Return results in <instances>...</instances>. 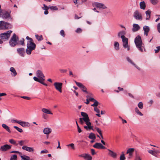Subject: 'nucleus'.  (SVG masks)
Masks as SVG:
<instances>
[{
  "label": "nucleus",
  "instance_id": "11",
  "mask_svg": "<svg viewBox=\"0 0 160 160\" xmlns=\"http://www.w3.org/2000/svg\"><path fill=\"white\" fill-rule=\"evenodd\" d=\"M75 83L76 85L79 87V88H81L82 90L84 92H85L87 93H88V92L87 91V88L86 87L83 85L82 83L78 82L76 81H75Z\"/></svg>",
  "mask_w": 160,
  "mask_h": 160
},
{
  "label": "nucleus",
  "instance_id": "46",
  "mask_svg": "<svg viewBox=\"0 0 160 160\" xmlns=\"http://www.w3.org/2000/svg\"><path fill=\"white\" fill-rule=\"evenodd\" d=\"M24 39L23 38H22L21 40L19 41V44L22 45V46H24L25 45V43L24 42Z\"/></svg>",
  "mask_w": 160,
  "mask_h": 160
},
{
  "label": "nucleus",
  "instance_id": "17",
  "mask_svg": "<svg viewBox=\"0 0 160 160\" xmlns=\"http://www.w3.org/2000/svg\"><path fill=\"white\" fill-rule=\"evenodd\" d=\"M95 5L97 7L101 9H104L107 8V7L105 5L102 3L96 2L95 3Z\"/></svg>",
  "mask_w": 160,
  "mask_h": 160
},
{
  "label": "nucleus",
  "instance_id": "38",
  "mask_svg": "<svg viewBox=\"0 0 160 160\" xmlns=\"http://www.w3.org/2000/svg\"><path fill=\"white\" fill-rule=\"evenodd\" d=\"M50 9L52 11H57L58 10V8L57 6H52L50 7Z\"/></svg>",
  "mask_w": 160,
  "mask_h": 160
},
{
  "label": "nucleus",
  "instance_id": "52",
  "mask_svg": "<svg viewBox=\"0 0 160 160\" xmlns=\"http://www.w3.org/2000/svg\"><path fill=\"white\" fill-rule=\"evenodd\" d=\"M156 48L157 49L155 50V53H158L160 50V46L157 47Z\"/></svg>",
  "mask_w": 160,
  "mask_h": 160
},
{
  "label": "nucleus",
  "instance_id": "1",
  "mask_svg": "<svg viewBox=\"0 0 160 160\" xmlns=\"http://www.w3.org/2000/svg\"><path fill=\"white\" fill-rule=\"evenodd\" d=\"M36 75L37 77H33L34 80L45 86H47V84L44 82L45 81V77L42 71L39 70H38L36 72Z\"/></svg>",
  "mask_w": 160,
  "mask_h": 160
},
{
  "label": "nucleus",
  "instance_id": "30",
  "mask_svg": "<svg viewBox=\"0 0 160 160\" xmlns=\"http://www.w3.org/2000/svg\"><path fill=\"white\" fill-rule=\"evenodd\" d=\"M146 14L147 15L146 20H149L150 18L151 12L150 10H148L146 12Z\"/></svg>",
  "mask_w": 160,
  "mask_h": 160
},
{
  "label": "nucleus",
  "instance_id": "41",
  "mask_svg": "<svg viewBox=\"0 0 160 160\" xmlns=\"http://www.w3.org/2000/svg\"><path fill=\"white\" fill-rule=\"evenodd\" d=\"M94 103L91 105L92 106V107H97L98 104V102L95 100L94 102Z\"/></svg>",
  "mask_w": 160,
  "mask_h": 160
},
{
  "label": "nucleus",
  "instance_id": "60",
  "mask_svg": "<svg viewBox=\"0 0 160 160\" xmlns=\"http://www.w3.org/2000/svg\"><path fill=\"white\" fill-rule=\"evenodd\" d=\"M60 71L61 73H66L67 71V70L66 69H60Z\"/></svg>",
  "mask_w": 160,
  "mask_h": 160
},
{
  "label": "nucleus",
  "instance_id": "16",
  "mask_svg": "<svg viewBox=\"0 0 160 160\" xmlns=\"http://www.w3.org/2000/svg\"><path fill=\"white\" fill-rule=\"evenodd\" d=\"M11 146L8 144L5 145L1 147L0 150L2 151H5L11 148Z\"/></svg>",
  "mask_w": 160,
  "mask_h": 160
},
{
  "label": "nucleus",
  "instance_id": "32",
  "mask_svg": "<svg viewBox=\"0 0 160 160\" xmlns=\"http://www.w3.org/2000/svg\"><path fill=\"white\" fill-rule=\"evenodd\" d=\"M88 138L90 139L93 140H95L96 138L95 134L92 132L90 133L88 136Z\"/></svg>",
  "mask_w": 160,
  "mask_h": 160
},
{
  "label": "nucleus",
  "instance_id": "37",
  "mask_svg": "<svg viewBox=\"0 0 160 160\" xmlns=\"http://www.w3.org/2000/svg\"><path fill=\"white\" fill-rule=\"evenodd\" d=\"M86 98L88 99L90 101L93 102L95 100V99L93 98H92L90 97V95H87Z\"/></svg>",
  "mask_w": 160,
  "mask_h": 160
},
{
  "label": "nucleus",
  "instance_id": "20",
  "mask_svg": "<svg viewBox=\"0 0 160 160\" xmlns=\"http://www.w3.org/2000/svg\"><path fill=\"white\" fill-rule=\"evenodd\" d=\"M108 150L109 151L108 155L109 156L114 158H117V154L116 153L110 149H108Z\"/></svg>",
  "mask_w": 160,
  "mask_h": 160
},
{
  "label": "nucleus",
  "instance_id": "33",
  "mask_svg": "<svg viewBox=\"0 0 160 160\" xmlns=\"http://www.w3.org/2000/svg\"><path fill=\"white\" fill-rule=\"evenodd\" d=\"M119 43L118 42H115L114 44V47L115 49L117 50H118L119 49Z\"/></svg>",
  "mask_w": 160,
  "mask_h": 160
},
{
  "label": "nucleus",
  "instance_id": "18",
  "mask_svg": "<svg viewBox=\"0 0 160 160\" xmlns=\"http://www.w3.org/2000/svg\"><path fill=\"white\" fill-rule=\"evenodd\" d=\"M80 157L84 158L86 160H92V157L89 154H82L79 155Z\"/></svg>",
  "mask_w": 160,
  "mask_h": 160
},
{
  "label": "nucleus",
  "instance_id": "8",
  "mask_svg": "<svg viewBox=\"0 0 160 160\" xmlns=\"http://www.w3.org/2000/svg\"><path fill=\"white\" fill-rule=\"evenodd\" d=\"M133 16L137 20H142V14L138 10H135L133 12Z\"/></svg>",
  "mask_w": 160,
  "mask_h": 160
},
{
  "label": "nucleus",
  "instance_id": "4",
  "mask_svg": "<svg viewBox=\"0 0 160 160\" xmlns=\"http://www.w3.org/2000/svg\"><path fill=\"white\" fill-rule=\"evenodd\" d=\"M134 42L136 47L141 52H143L144 49L145 51L144 45L142 43L141 38L139 35H138L135 38Z\"/></svg>",
  "mask_w": 160,
  "mask_h": 160
},
{
  "label": "nucleus",
  "instance_id": "34",
  "mask_svg": "<svg viewBox=\"0 0 160 160\" xmlns=\"http://www.w3.org/2000/svg\"><path fill=\"white\" fill-rule=\"evenodd\" d=\"M150 1L151 3L154 5L157 4L159 2L158 0H150Z\"/></svg>",
  "mask_w": 160,
  "mask_h": 160
},
{
  "label": "nucleus",
  "instance_id": "27",
  "mask_svg": "<svg viewBox=\"0 0 160 160\" xmlns=\"http://www.w3.org/2000/svg\"><path fill=\"white\" fill-rule=\"evenodd\" d=\"M10 71L12 73L11 74L12 76H15L17 74V73L15 68L13 67H11L10 68Z\"/></svg>",
  "mask_w": 160,
  "mask_h": 160
},
{
  "label": "nucleus",
  "instance_id": "55",
  "mask_svg": "<svg viewBox=\"0 0 160 160\" xmlns=\"http://www.w3.org/2000/svg\"><path fill=\"white\" fill-rule=\"evenodd\" d=\"M21 98L27 100H30V97H27V96H20Z\"/></svg>",
  "mask_w": 160,
  "mask_h": 160
},
{
  "label": "nucleus",
  "instance_id": "47",
  "mask_svg": "<svg viewBox=\"0 0 160 160\" xmlns=\"http://www.w3.org/2000/svg\"><path fill=\"white\" fill-rule=\"evenodd\" d=\"M9 142L11 144L16 145V142L13 139H11L9 140Z\"/></svg>",
  "mask_w": 160,
  "mask_h": 160
},
{
  "label": "nucleus",
  "instance_id": "23",
  "mask_svg": "<svg viewBox=\"0 0 160 160\" xmlns=\"http://www.w3.org/2000/svg\"><path fill=\"white\" fill-rule=\"evenodd\" d=\"M52 129L48 128H46L44 129L43 132L44 134L49 135L52 132Z\"/></svg>",
  "mask_w": 160,
  "mask_h": 160
},
{
  "label": "nucleus",
  "instance_id": "64",
  "mask_svg": "<svg viewBox=\"0 0 160 160\" xmlns=\"http://www.w3.org/2000/svg\"><path fill=\"white\" fill-rule=\"evenodd\" d=\"M6 94L5 93H0V97H2L3 96H6Z\"/></svg>",
  "mask_w": 160,
  "mask_h": 160
},
{
  "label": "nucleus",
  "instance_id": "51",
  "mask_svg": "<svg viewBox=\"0 0 160 160\" xmlns=\"http://www.w3.org/2000/svg\"><path fill=\"white\" fill-rule=\"evenodd\" d=\"M135 160H141V158L139 155H137L135 156Z\"/></svg>",
  "mask_w": 160,
  "mask_h": 160
},
{
  "label": "nucleus",
  "instance_id": "40",
  "mask_svg": "<svg viewBox=\"0 0 160 160\" xmlns=\"http://www.w3.org/2000/svg\"><path fill=\"white\" fill-rule=\"evenodd\" d=\"M120 160H125V157L123 152H122V154L120 156Z\"/></svg>",
  "mask_w": 160,
  "mask_h": 160
},
{
  "label": "nucleus",
  "instance_id": "28",
  "mask_svg": "<svg viewBox=\"0 0 160 160\" xmlns=\"http://www.w3.org/2000/svg\"><path fill=\"white\" fill-rule=\"evenodd\" d=\"M140 7L141 9L144 10L146 7V3L144 1L141 2L140 3Z\"/></svg>",
  "mask_w": 160,
  "mask_h": 160
},
{
  "label": "nucleus",
  "instance_id": "48",
  "mask_svg": "<svg viewBox=\"0 0 160 160\" xmlns=\"http://www.w3.org/2000/svg\"><path fill=\"white\" fill-rule=\"evenodd\" d=\"M43 5L44 7H42V9L43 10H48L49 9H50V7H48L44 4Z\"/></svg>",
  "mask_w": 160,
  "mask_h": 160
},
{
  "label": "nucleus",
  "instance_id": "42",
  "mask_svg": "<svg viewBox=\"0 0 160 160\" xmlns=\"http://www.w3.org/2000/svg\"><path fill=\"white\" fill-rule=\"evenodd\" d=\"M17 156L16 155H14L12 156L10 160H17Z\"/></svg>",
  "mask_w": 160,
  "mask_h": 160
},
{
  "label": "nucleus",
  "instance_id": "26",
  "mask_svg": "<svg viewBox=\"0 0 160 160\" xmlns=\"http://www.w3.org/2000/svg\"><path fill=\"white\" fill-rule=\"evenodd\" d=\"M126 34V32L124 31H122L119 32L118 34L119 37H121L122 39L126 38L124 35Z\"/></svg>",
  "mask_w": 160,
  "mask_h": 160
},
{
  "label": "nucleus",
  "instance_id": "54",
  "mask_svg": "<svg viewBox=\"0 0 160 160\" xmlns=\"http://www.w3.org/2000/svg\"><path fill=\"white\" fill-rule=\"evenodd\" d=\"M91 151L92 155H93L96 154V153L95 152V151L93 149H91Z\"/></svg>",
  "mask_w": 160,
  "mask_h": 160
},
{
  "label": "nucleus",
  "instance_id": "45",
  "mask_svg": "<svg viewBox=\"0 0 160 160\" xmlns=\"http://www.w3.org/2000/svg\"><path fill=\"white\" fill-rule=\"evenodd\" d=\"M138 106L139 108L142 109L143 108V104L142 102H139L138 104Z\"/></svg>",
  "mask_w": 160,
  "mask_h": 160
},
{
  "label": "nucleus",
  "instance_id": "6",
  "mask_svg": "<svg viewBox=\"0 0 160 160\" xmlns=\"http://www.w3.org/2000/svg\"><path fill=\"white\" fill-rule=\"evenodd\" d=\"M12 31L11 30L8 31L7 32L1 33L0 34L1 39L3 41H6L9 38L11 33Z\"/></svg>",
  "mask_w": 160,
  "mask_h": 160
},
{
  "label": "nucleus",
  "instance_id": "25",
  "mask_svg": "<svg viewBox=\"0 0 160 160\" xmlns=\"http://www.w3.org/2000/svg\"><path fill=\"white\" fill-rule=\"evenodd\" d=\"M127 60L128 62H129L132 65H133L137 69H138L139 70H140V68L138 67L137 66L129 57L127 58Z\"/></svg>",
  "mask_w": 160,
  "mask_h": 160
},
{
  "label": "nucleus",
  "instance_id": "12",
  "mask_svg": "<svg viewBox=\"0 0 160 160\" xmlns=\"http://www.w3.org/2000/svg\"><path fill=\"white\" fill-rule=\"evenodd\" d=\"M123 42V45L125 48H127V50L129 51L130 49V48L129 47L128 44V39L127 38L122 39Z\"/></svg>",
  "mask_w": 160,
  "mask_h": 160
},
{
  "label": "nucleus",
  "instance_id": "43",
  "mask_svg": "<svg viewBox=\"0 0 160 160\" xmlns=\"http://www.w3.org/2000/svg\"><path fill=\"white\" fill-rule=\"evenodd\" d=\"M13 127L20 132H22L23 131L22 130L21 128H19L17 126H14Z\"/></svg>",
  "mask_w": 160,
  "mask_h": 160
},
{
  "label": "nucleus",
  "instance_id": "63",
  "mask_svg": "<svg viewBox=\"0 0 160 160\" xmlns=\"http://www.w3.org/2000/svg\"><path fill=\"white\" fill-rule=\"evenodd\" d=\"M42 118L44 119H46L47 118V115L44 114H42Z\"/></svg>",
  "mask_w": 160,
  "mask_h": 160
},
{
  "label": "nucleus",
  "instance_id": "35",
  "mask_svg": "<svg viewBox=\"0 0 160 160\" xmlns=\"http://www.w3.org/2000/svg\"><path fill=\"white\" fill-rule=\"evenodd\" d=\"M135 112L138 115L141 116L143 115V114L140 112L139 111L137 107H136L135 108Z\"/></svg>",
  "mask_w": 160,
  "mask_h": 160
},
{
  "label": "nucleus",
  "instance_id": "9",
  "mask_svg": "<svg viewBox=\"0 0 160 160\" xmlns=\"http://www.w3.org/2000/svg\"><path fill=\"white\" fill-rule=\"evenodd\" d=\"M55 89L60 92H62V82H55L53 84Z\"/></svg>",
  "mask_w": 160,
  "mask_h": 160
},
{
  "label": "nucleus",
  "instance_id": "59",
  "mask_svg": "<svg viewBox=\"0 0 160 160\" xmlns=\"http://www.w3.org/2000/svg\"><path fill=\"white\" fill-rule=\"evenodd\" d=\"M48 152V151L46 149H44L43 150H42L41 152V153H47Z\"/></svg>",
  "mask_w": 160,
  "mask_h": 160
},
{
  "label": "nucleus",
  "instance_id": "7",
  "mask_svg": "<svg viewBox=\"0 0 160 160\" xmlns=\"http://www.w3.org/2000/svg\"><path fill=\"white\" fill-rule=\"evenodd\" d=\"M18 40V38L17 37L16 34L14 33L9 41L10 45L12 47H14L18 44L17 41Z\"/></svg>",
  "mask_w": 160,
  "mask_h": 160
},
{
  "label": "nucleus",
  "instance_id": "62",
  "mask_svg": "<svg viewBox=\"0 0 160 160\" xmlns=\"http://www.w3.org/2000/svg\"><path fill=\"white\" fill-rule=\"evenodd\" d=\"M81 17H78V16L76 14H75V19H79Z\"/></svg>",
  "mask_w": 160,
  "mask_h": 160
},
{
  "label": "nucleus",
  "instance_id": "57",
  "mask_svg": "<svg viewBox=\"0 0 160 160\" xmlns=\"http://www.w3.org/2000/svg\"><path fill=\"white\" fill-rule=\"evenodd\" d=\"M94 111L97 112V113H100V110L97 107H95L94 108Z\"/></svg>",
  "mask_w": 160,
  "mask_h": 160
},
{
  "label": "nucleus",
  "instance_id": "21",
  "mask_svg": "<svg viewBox=\"0 0 160 160\" xmlns=\"http://www.w3.org/2000/svg\"><path fill=\"white\" fill-rule=\"evenodd\" d=\"M140 28V27L137 24H133V28L132 31L133 32H136L139 30Z\"/></svg>",
  "mask_w": 160,
  "mask_h": 160
},
{
  "label": "nucleus",
  "instance_id": "13",
  "mask_svg": "<svg viewBox=\"0 0 160 160\" xmlns=\"http://www.w3.org/2000/svg\"><path fill=\"white\" fill-rule=\"evenodd\" d=\"M93 147L98 149H105L106 148L105 146L102 145L101 143L98 142L95 143V144L93 146Z\"/></svg>",
  "mask_w": 160,
  "mask_h": 160
},
{
  "label": "nucleus",
  "instance_id": "50",
  "mask_svg": "<svg viewBox=\"0 0 160 160\" xmlns=\"http://www.w3.org/2000/svg\"><path fill=\"white\" fill-rule=\"evenodd\" d=\"M18 142L19 145L20 146H22L24 145V143L25 142V141H23V140H21V141H19Z\"/></svg>",
  "mask_w": 160,
  "mask_h": 160
},
{
  "label": "nucleus",
  "instance_id": "39",
  "mask_svg": "<svg viewBox=\"0 0 160 160\" xmlns=\"http://www.w3.org/2000/svg\"><path fill=\"white\" fill-rule=\"evenodd\" d=\"M148 152L151 154L155 156H156V154L155 151L152 150H148Z\"/></svg>",
  "mask_w": 160,
  "mask_h": 160
},
{
  "label": "nucleus",
  "instance_id": "3",
  "mask_svg": "<svg viewBox=\"0 0 160 160\" xmlns=\"http://www.w3.org/2000/svg\"><path fill=\"white\" fill-rule=\"evenodd\" d=\"M81 115L83 117L82 118L83 119V120L87 125V126H84V128L87 130L90 129L94 130L93 129V127L91 125V123L90 122V119L88 115L86 113L83 112H81Z\"/></svg>",
  "mask_w": 160,
  "mask_h": 160
},
{
  "label": "nucleus",
  "instance_id": "24",
  "mask_svg": "<svg viewBox=\"0 0 160 160\" xmlns=\"http://www.w3.org/2000/svg\"><path fill=\"white\" fill-rule=\"evenodd\" d=\"M134 151V149L133 148H130L128 149L127 151V153L129 154V158H130L132 156L133 152Z\"/></svg>",
  "mask_w": 160,
  "mask_h": 160
},
{
  "label": "nucleus",
  "instance_id": "61",
  "mask_svg": "<svg viewBox=\"0 0 160 160\" xmlns=\"http://www.w3.org/2000/svg\"><path fill=\"white\" fill-rule=\"evenodd\" d=\"M70 147L72 148V149L74 150L75 149L74 147V145L73 143H71L70 144Z\"/></svg>",
  "mask_w": 160,
  "mask_h": 160
},
{
  "label": "nucleus",
  "instance_id": "22",
  "mask_svg": "<svg viewBox=\"0 0 160 160\" xmlns=\"http://www.w3.org/2000/svg\"><path fill=\"white\" fill-rule=\"evenodd\" d=\"M143 29L144 31V34L146 36L148 35V33L150 31L149 27L147 26H144L143 27Z\"/></svg>",
  "mask_w": 160,
  "mask_h": 160
},
{
  "label": "nucleus",
  "instance_id": "15",
  "mask_svg": "<svg viewBox=\"0 0 160 160\" xmlns=\"http://www.w3.org/2000/svg\"><path fill=\"white\" fill-rule=\"evenodd\" d=\"M17 51L18 53L22 57L24 56L25 53V49L23 48H19L17 49Z\"/></svg>",
  "mask_w": 160,
  "mask_h": 160
},
{
  "label": "nucleus",
  "instance_id": "44",
  "mask_svg": "<svg viewBox=\"0 0 160 160\" xmlns=\"http://www.w3.org/2000/svg\"><path fill=\"white\" fill-rule=\"evenodd\" d=\"M82 32V29L80 28H78L75 30V32L78 33H81Z\"/></svg>",
  "mask_w": 160,
  "mask_h": 160
},
{
  "label": "nucleus",
  "instance_id": "49",
  "mask_svg": "<svg viewBox=\"0 0 160 160\" xmlns=\"http://www.w3.org/2000/svg\"><path fill=\"white\" fill-rule=\"evenodd\" d=\"M60 35L63 37L65 36V33L64 31L63 30H61L60 32Z\"/></svg>",
  "mask_w": 160,
  "mask_h": 160
},
{
  "label": "nucleus",
  "instance_id": "2",
  "mask_svg": "<svg viewBox=\"0 0 160 160\" xmlns=\"http://www.w3.org/2000/svg\"><path fill=\"white\" fill-rule=\"evenodd\" d=\"M26 38L27 39L29 40L27 42L26 52L28 55H30L32 51L35 48L36 45L33 42V40L32 38L27 36Z\"/></svg>",
  "mask_w": 160,
  "mask_h": 160
},
{
  "label": "nucleus",
  "instance_id": "36",
  "mask_svg": "<svg viewBox=\"0 0 160 160\" xmlns=\"http://www.w3.org/2000/svg\"><path fill=\"white\" fill-rule=\"evenodd\" d=\"M35 37L36 39L39 41H41L43 39L42 35L38 36V35H36Z\"/></svg>",
  "mask_w": 160,
  "mask_h": 160
},
{
  "label": "nucleus",
  "instance_id": "31",
  "mask_svg": "<svg viewBox=\"0 0 160 160\" xmlns=\"http://www.w3.org/2000/svg\"><path fill=\"white\" fill-rule=\"evenodd\" d=\"M2 127L8 132L9 133L11 132V131L10 129L9 128L6 124H2Z\"/></svg>",
  "mask_w": 160,
  "mask_h": 160
},
{
  "label": "nucleus",
  "instance_id": "10",
  "mask_svg": "<svg viewBox=\"0 0 160 160\" xmlns=\"http://www.w3.org/2000/svg\"><path fill=\"white\" fill-rule=\"evenodd\" d=\"M1 14V17H2L4 19H12L11 17L10 14L7 11H5L4 12H2Z\"/></svg>",
  "mask_w": 160,
  "mask_h": 160
},
{
  "label": "nucleus",
  "instance_id": "29",
  "mask_svg": "<svg viewBox=\"0 0 160 160\" xmlns=\"http://www.w3.org/2000/svg\"><path fill=\"white\" fill-rule=\"evenodd\" d=\"M42 111L46 114L52 115L53 113L49 110L45 108H43L42 109Z\"/></svg>",
  "mask_w": 160,
  "mask_h": 160
},
{
  "label": "nucleus",
  "instance_id": "56",
  "mask_svg": "<svg viewBox=\"0 0 160 160\" xmlns=\"http://www.w3.org/2000/svg\"><path fill=\"white\" fill-rule=\"evenodd\" d=\"M84 120L82 118H79V122L82 124H83L84 123Z\"/></svg>",
  "mask_w": 160,
  "mask_h": 160
},
{
  "label": "nucleus",
  "instance_id": "58",
  "mask_svg": "<svg viewBox=\"0 0 160 160\" xmlns=\"http://www.w3.org/2000/svg\"><path fill=\"white\" fill-rule=\"evenodd\" d=\"M157 29L158 31L160 33V23H158L157 25Z\"/></svg>",
  "mask_w": 160,
  "mask_h": 160
},
{
  "label": "nucleus",
  "instance_id": "14",
  "mask_svg": "<svg viewBox=\"0 0 160 160\" xmlns=\"http://www.w3.org/2000/svg\"><path fill=\"white\" fill-rule=\"evenodd\" d=\"M22 149L23 150L30 152H33L35 151L33 148L28 147L26 146H22Z\"/></svg>",
  "mask_w": 160,
  "mask_h": 160
},
{
  "label": "nucleus",
  "instance_id": "19",
  "mask_svg": "<svg viewBox=\"0 0 160 160\" xmlns=\"http://www.w3.org/2000/svg\"><path fill=\"white\" fill-rule=\"evenodd\" d=\"M18 123L20 125L23 127H27L30 126L29 123L27 122L19 121V122H18Z\"/></svg>",
  "mask_w": 160,
  "mask_h": 160
},
{
  "label": "nucleus",
  "instance_id": "5",
  "mask_svg": "<svg viewBox=\"0 0 160 160\" xmlns=\"http://www.w3.org/2000/svg\"><path fill=\"white\" fill-rule=\"evenodd\" d=\"M12 25L3 21H0V30H5L11 28Z\"/></svg>",
  "mask_w": 160,
  "mask_h": 160
},
{
  "label": "nucleus",
  "instance_id": "53",
  "mask_svg": "<svg viewBox=\"0 0 160 160\" xmlns=\"http://www.w3.org/2000/svg\"><path fill=\"white\" fill-rule=\"evenodd\" d=\"M95 128L97 132L99 134L101 135L102 133L101 130L99 128L97 127L96 128Z\"/></svg>",
  "mask_w": 160,
  "mask_h": 160
}]
</instances>
